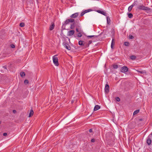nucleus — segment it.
I'll return each mask as SVG.
<instances>
[{"instance_id":"obj_1","label":"nucleus","mask_w":152,"mask_h":152,"mask_svg":"<svg viewBox=\"0 0 152 152\" xmlns=\"http://www.w3.org/2000/svg\"><path fill=\"white\" fill-rule=\"evenodd\" d=\"M137 8L141 10H143L145 11H149L150 8L144 6L143 4L139 5L138 7Z\"/></svg>"},{"instance_id":"obj_2","label":"nucleus","mask_w":152,"mask_h":152,"mask_svg":"<svg viewBox=\"0 0 152 152\" xmlns=\"http://www.w3.org/2000/svg\"><path fill=\"white\" fill-rule=\"evenodd\" d=\"M57 55H56L54 56L53 57V62L55 65L56 66H58L59 65L58 62V59L57 57H56V56Z\"/></svg>"},{"instance_id":"obj_3","label":"nucleus","mask_w":152,"mask_h":152,"mask_svg":"<svg viewBox=\"0 0 152 152\" xmlns=\"http://www.w3.org/2000/svg\"><path fill=\"white\" fill-rule=\"evenodd\" d=\"M128 70V69L127 67L124 66L121 68L120 71L122 73H125L127 72Z\"/></svg>"},{"instance_id":"obj_4","label":"nucleus","mask_w":152,"mask_h":152,"mask_svg":"<svg viewBox=\"0 0 152 152\" xmlns=\"http://www.w3.org/2000/svg\"><path fill=\"white\" fill-rule=\"evenodd\" d=\"M75 31L74 30H70L68 32L67 35L70 36L73 35L75 33Z\"/></svg>"},{"instance_id":"obj_5","label":"nucleus","mask_w":152,"mask_h":152,"mask_svg":"<svg viewBox=\"0 0 152 152\" xmlns=\"http://www.w3.org/2000/svg\"><path fill=\"white\" fill-rule=\"evenodd\" d=\"M92 11V10H91V9H88V10H85V11H84L83 12H82L80 15V16H83V15L86 13H87L88 12H89L91 11Z\"/></svg>"},{"instance_id":"obj_6","label":"nucleus","mask_w":152,"mask_h":152,"mask_svg":"<svg viewBox=\"0 0 152 152\" xmlns=\"http://www.w3.org/2000/svg\"><path fill=\"white\" fill-rule=\"evenodd\" d=\"M109 86L108 84H106L105 88V91L106 93H108L109 91Z\"/></svg>"},{"instance_id":"obj_7","label":"nucleus","mask_w":152,"mask_h":152,"mask_svg":"<svg viewBox=\"0 0 152 152\" xmlns=\"http://www.w3.org/2000/svg\"><path fill=\"white\" fill-rule=\"evenodd\" d=\"M79 15L78 13H75L71 15L70 17L71 18H75L77 17Z\"/></svg>"},{"instance_id":"obj_8","label":"nucleus","mask_w":152,"mask_h":152,"mask_svg":"<svg viewBox=\"0 0 152 152\" xmlns=\"http://www.w3.org/2000/svg\"><path fill=\"white\" fill-rule=\"evenodd\" d=\"M97 12H98L99 13H100L105 16H106L107 15V13L106 12H105L103 11H101L100 10H97Z\"/></svg>"},{"instance_id":"obj_9","label":"nucleus","mask_w":152,"mask_h":152,"mask_svg":"<svg viewBox=\"0 0 152 152\" xmlns=\"http://www.w3.org/2000/svg\"><path fill=\"white\" fill-rule=\"evenodd\" d=\"M114 38H113V39L112 40V41L111 45V47L112 49L113 48L114 45L115 44V39H114Z\"/></svg>"},{"instance_id":"obj_10","label":"nucleus","mask_w":152,"mask_h":152,"mask_svg":"<svg viewBox=\"0 0 152 152\" xmlns=\"http://www.w3.org/2000/svg\"><path fill=\"white\" fill-rule=\"evenodd\" d=\"M150 135H149L148 137V138L147 140V142L148 143V145H150L151 142V140L150 138Z\"/></svg>"},{"instance_id":"obj_11","label":"nucleus","mask_w":152,"mask_h":152,"mask_svg":"<svg viewBox=\"0 0 152 152\" xmlns=\"http://www.w3.org/2000/svg\"><path fill=\"white\" fill-rule=\"evenodd\" d=\"M111 37L112 38H114L115 35V30L114 29H112L111 30Z\"/></svg>"},{"instance_id":"obj_12","label":"nucleus","mask_w":152,"mask_h":152,"mask_svg":"<svg viewBox=\"0 0 152 152\" xmlns=\"http://www.w3.org/2000/svg\"><path fill=\"white\" fill-rule=\"evenodd\" d=\"M64 45H65V48L66 49H67L68 50H69L70 49V47L69 45L68 44L66 43H65V44H64Z\"/></svg>"},{"instance_id":"obj_13","label":"nucleus","mask_w":152,"mask_h":152,"mask_svg":"<svg viewBox=\"0 0 152 152\" xmlns=\"http://www.w3.org/2000/svg\"><path fill=\"white\" fill-rule=\"evenodd\" d=\"M100 108V107L99 105H96L94 108V111H96L99 109Z\"/></svg>"},{"instance_id":"obj_14","label":"nucleus","mask_w":152,"mask_h":152,"mask_svg":"<svg viewBox=\"0 0 152 152\" xmlns=\"http://www.w3.org/2000/svg\"><path fill=\"white\" fill-rule=\"evenodd\" d=\"M54 27H55L54 24V23H53L50 26V30L51 31L53 30V29Z\"/></svg>"},{"instance_id":"obj_15","label":"nucleus","mask_w":152,"mask_h":152,"mask_svg":"<svg viewBox=\"0 0 152 152\" xmlns=\"http://www.w3.org/2000/svg\"><path fill=\"white\" fill-rule=\"evenodd\" d=\"M92 42V41L91 40H89L88 41V43L86 44L85 45V48H86L88 47L89 46V45L90 44H91Z\"/></svg>"},{"instance_id":"obj_16","label":"nucleus","mask_w":152,"mask_h":152,"mask_svg":"<svg viewBox=\"0 0 152 152\" xmlns=\"http://www.w3.org/2000/svg\"><path fill=\"white\" fill-rule=\"evenodd\" d=\"M33 113H34V111H33V110L31 109V110H30V113L29 114V117H31V116H32L33 115Z\"/></svg>"},{"instance_id":"obj_17","label":"nucleus","mask_w":152,"mask_h":152,"mask_svg":"<svg viewBox=\"0 0 152 152\" xmlns=\"http://www.w3.org/2000/svg\"><path fill=\"white\" fill-rule=\"evenodd\" d=\"M107 23L108 24H110V20L109 17L107 16Z\"/></svg>"},{"instance_id":"obj_18","label":"nucleus","mask_w":152,"mask_h":152,"mask_svg":"<svg viewBox=\"0 0 152 152\" xmlns=\"http://www.w3.org/2000/svg\"><path fill=\"white\" fill-rule=\"evenodd\" d=\"M83 42L82 41L80 40L78 42V44L79 45H84L85 46V43H83Z\"/></svg>"},{"instance_id":"obj_19","label":"nucleus","mask_w":152,"mask_h":152,"mask_svg":"<svg viewBox=\"0 0 152 152\" xmlns=\"http://www.w3.org/2000/svg\"><path fill=\"white\" fill-rule=\"evenodd\" d=\"M134 5V4H133L132 5H131L128 8V10L129 12H130L132 10L133 7Z\"/></svg>"},{"instance_id":"obj_20","label":"nucleus","mask_w":152,"mask_h":152,"mask_svg":"<svg viewBox=\"0 0 152 152\" xmlns=\"http://www.w3.org/2000/svg\"><path fill=\"white\" fill-rule=\"evenodd\" d=\"M97 37V36L96 35L88 36H87V37L88 38H90L92 37H93L94 38H96Z\"/></svg>"},{"instance_id":"obj_21","label":"nucleus","mask_w":152,"mask_h":152,"mask_svg":"<svg viewBox=\"0 0 152 152\" xmlns=\"http://www.w3.org/2000/svg\"><path fill=\"white\" fill-rule=\"evenodd\" d=\"M139 112V110H136L133 113V115H136Z\"/></svg>"},{"instance_id":"obj_22","label":"nucleus","mask_w":152,"mask_h":152,"mask_svg":"<svg viewBox=\"0 0 152 152\" xmlns=\"http://www.w3.org/2000/svg\"><path fill=\"white\" fill-rule=\"evenodd\" d=\"M25 73L24 72H22L20 73V76L22 77H23L24 76H25Z\"/></svg>"},{"instance_id":"obj_23","label":"nucleus","mask_w":152,"mask_h":152,"mask_svg":"<svg viewBox=\"0 0 152 152\" xmlns=\"http://www.w3.org/2000/svg\"><path fill=\"white\" fill-rule=\"evenodd\" d=\"M124 45L126 46H129V44L128 42H125L124 43Z\"/></svg>"},{"instance_id":"obj_24","label":"nucleus","mask_w":152,"mask_h":152,"mask_svg":"<svg viewBox=\"0 0 152 152\" xmlns=\"http://www.w3.org/2000/svg\"><path fill=\"white\" fill-rule=\"evenodd\" d=\"M128 16L129 18H132L133 17V15L131 13H129L128 14Z\"/></svg>"},{"instance_id":"obj_25","label":"nucleus","mask_w":152,"mask_h":152,"mask_svg":"<svg viewBox=\"0 0 152 152\" xmlns=\"http://www.w3.org/2000/svg\"><path fill=\"white\" fill-rule=\"evenodd\" d=\"M69 22L71 23H73L75 21L74 19H72V18H70L69 19H68Z\"/></svg>"},{"instance_id":"obj_26","label":"nucleus","mask_w":152,"mask_h":152,"mask_svg":"<svg viewBox=\"0 0 152 152\" xmlns=\"http://www.w3.org/2000/svg\"><path fill=\"white\" fill-rule=\"evenodd\" d=\"M75 27V23H72L71 24L70 26V28L71 29H73Z\"/></svg>"},{"instance_id":"obj_27","label":"nucleus","mask_w":152,"mask_h":152,"mask_svg":"<svg viewBox=\"0 0 152 152\" xmlns=\"http://www.w3.org/2000/svg\"><path fill=\"white\" fill-rule=\"evenodd\" d=\"M20 26L21 27H23L25 26V24L24 23H21L20 24Z\"/></svg>"},{"instance_id":"obj_28","label":"nucleus","mask_w":152,"mask_h":152,"mask_svg":"<svg viewBox=\"0 0 152 152\" xmlns=\"http://www.w3.org/2000/svg\"><path fill=\"white\" fill-rule=\"evenodd\" d=\"M139 73H140L141 74H142L143 73H145V72H144V71H139L138 70H136Z\"/></svg>"},{"instance_id":"obj_29","label":"nucleus","mask_w":152,"mask_h":152,"mask_svg":"<svg viewBox=\"0 0 152 152\" xmlns=\"http://www.w3.org/2000/svg\"><path fill=\"white\" fill-rule=\"evenodd\" d=\"M69 23V21L68 19H67L64 22V23L66 25Z\"/></svg>"},{"instance_id":"obj_30","label":"nucleus","mask_w":152,"mask_h":152,"mask_svg":"<svg viewBox=\"0 0 152 152\" xmlns=\"http://www.w3.org/2000/svg\"><path fill=\"white\" fill-rule=\"evenodd\" d=\"M24 83L25 84H28V80L26 79L24 81Z\"/></svg>"},{"instance_id":"obj_31","label":"nucleus","mask_w":152,"mask_h":152,"mask_svg":"<svg viewBox=\"0 0 152 152\" xmlns=\"http://www.w3.org/2000/svg\"><path fill=\"white\" fill-rule=\"evenodd\" d=\"M136 57L135 56L132 55L131 56V58L132 59H134L136 58Z\"/></svg>"},{"instance_id":"obj_32","label":"nucleus","mask_w":152,"mask_h":152,"mask_svg":"<svg viewBox=\"0 0 152 152\" xmlns=\"http://www.w3.org/2000/svg\"><path fill=\"white\" fill-rule=\"evenodd\" d=\"M113 67L115 69H117L118 68V65H113Z\"/></svg>"},{"instance_id":"obj_33","label":"nucleus","mask_w":152,"mask_h":152,"mask_svg":"<svg viewBox=\"0 0 152 152\" xmlns=\"http://www.w3.org/2000/svg\"><path fill=\"white\" fill-rule=\"evenodd\" d=\"M115 100L118 102H119L120 101V99L118 97H116L115 98Z\"/></svg>"},{"instance_id":"obj_34","label":"nucleus","mask_w":152,"mask_h":152,"mask_svg":"<svg viewBox=\"0 0 152 152\" xmlns=\"http://www.w3.org/2000/svg\"><path fill=\"white\" fill-rule=\"evenodd\" d=\"M129 38L130 39H132L134 38V37L132 35H129Z\"/></svg>"},{"instance_id":"obj_35","label":"nucleus","mask_w":152,"mask_h":152,"mask_svg":"<svg viewBox=\"0 0 152 152\" xmlns=\"http://www.w3.org/2000/svg\"><path fill=\"white\" fill-rule=\"evenodd\" d=\"M77 36L79 37H81L82 36L80 32H79L77 34Z\"/></svg>"},{"instance_id":"obj_36","label":"nucleus","mask_w":152,"mask_h":152,"mask_svg":"<svg viewBox=\"0 0 152 152\" xmlns=\"http://www.w3.org/2000/svg\"><path fill=\"white\" fill-rule=\"evenodd\" d=\"M11 47L12 48H14L15 47V46L13 44H12L11 45Z\"/></svg>"},{"instance_id":"obj_37","label":"nucleus","mask_w":152,"mask_h":152,"mask_svg":"<svg viewBox=\"0 0 152 152\" xmlns=\"http://www.w3.org/2000/svg\"><path fill=\"white\" fill-rule=\"evenodd\" d=\"M95 141V139H92L91 140V142H94Z\"/></svg>"},{"instance_id":"obj_38","label":"nucleus","mask_w":152,"mask_h":152,"mask_svg":"<svg viewBox=\"0 0 152 152\" xmlns=\"http://www.w3.org/2000/svg\"><path fill=\"white\" fill-rule=\"evenodd\" d=\"M7 135V133H4L3 134V135L4 136H6Z\"/></svg>"},{"instance_id":"obj_39","label":"nucleus","mask_w":152,"mask_h":152,"mask_svg":"<svg viewBox=\"0 0 152 152\" xmlns=\"http://www.w3.org/2000/svg\"><path fill=\"white\" fill-rule=\"evenodd\" d=\"M76 31L77 32H80L78 30V29L77 28H76Z\"/></svg>"},{"instance_id":"obj_40","label":"nucleus","mask_w":152,"mask_h":152,"mask_svg":"<svg viewBox=\"0 0 152 152\" xmlns=\"http://www.w3.org/2000/svg\"><path fill=\"white\" fill-rule=\"evenodd\" d=\"M89 132H92V129H90L89 130Z\"/></svg>"},{"instance_id":"obj_41","label":"nucleus","mask_w":152,"mask_h":152,"mask_svg":"<svg viewBox=\"0 0 152 152\" xmlns=\"http://www.w3.org/2000/svg\"><path fill=\"white\" fill-rule=\"evenodd\" d=\"M13 112L14 113H16V110H13Z\"/></svg>"},{"instance_id":"obj_42","label":"nucleus","mask_w":152,"mask_h":152,"mask_svg":"<svg viewBox=\"0 0 152 152\" xmlns=\"http://www.w3.org/2000/svg\"><path fill=\"white\" fill-rule=\"evenodd\" d=\"M140 121H142V119H140Z\"/></svg>"},{"instance_id":"obj_43","label":"nucleus","mask_w":152,"mask_h":152,"mask_svg":"<svg viewBox=\"0 0 152 152\" xmlns=\"http://www.w3.org/2000/svg\"><path fill=\"white\" fill-rule=\"evenodd\" d=\"M151 135H152V132L151 133Z\"/></svg>"}]
</instances>
